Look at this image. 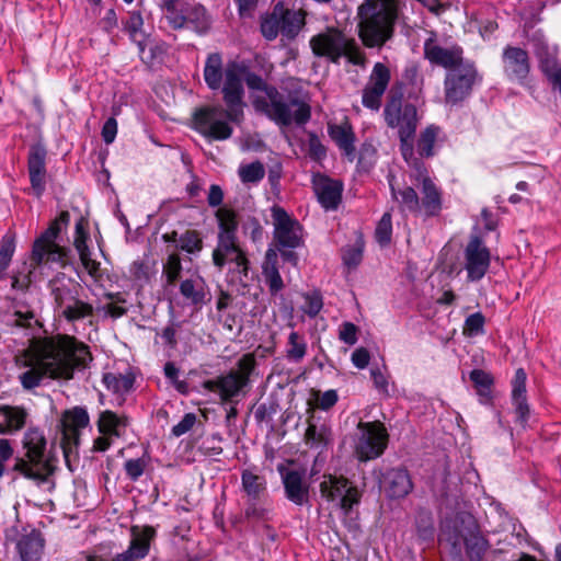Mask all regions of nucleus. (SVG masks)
Segmentation results:
<instances>
[{"instance_id":"61","label":"nucleus","mask_w":561,"mask_h":561,"mask_svg":"<svg viewBox=\"0 0 561 561\" xmlns=\"http://www.w3.org/2000/svg\"><path fill=\"white\" fill-rule=\"evenodd\" d=\"M358 328L352 322H343L339 329V339L347 344L354 345L357 342Z\"/></svg>"},{"instance_id":"64","label":"nucleus","mask_w":561,"mask_h":561,"mask_svg":"<svg viewBox=\"0 0 561 561\" xmlns=\"http://www.w3.org/2000/svg\"><path fill=\"white\" fill-rule=\"evenodd\" d=\"M99 26L104 33L111 35L118 26V18L116 11L114 9H108L104 16L100 19Z\"/></svg>"},{"instance_id":"16","label":"nucleus","mask_w":561,"mask_h":561,"mask_svg":"<svg viewBox=\"0 0 561 561\" xmlns=\"http://www.w3.org/2000/svg\"><path fill=\"white\" fill-rule=\"evenodd\" d=\"M90 425V416L85 408L75 407L64 412L61 417V448L66 461L77 455L81 430Z\"/></svg>"},{"instance_id":"29","label":"nucleus","mask_w":561,"mask_h":561,"mask_svg":"<svg viewBox=\"0 0 561 561\" xmlns=\"http://www.w3.org/2000/svg\"><path fill=\"white\" fill-rule=\"evenodd\" d=\"M526 380L527 375L523 368H518L515 371L514 379L512 381V401L515 407V413L517 421L525 425L529 417V405L526 396Z\"/></svg>"},{"instance_id":"28","label":"nucleus","mask_w":561,"mask_h":561,"mask_svg":"<svg viewBox=\"0 0 561 561\" xmlns=\"http://www.w3.org/2000/svg\"><path fill=\"white\" fill-rule=\"evenodd\" d=\"M179 289L186 304L197 308L210 301L211 298L205 279L197 274L182 280Z\"/></svg>"},{"instance_id":"6","label":"nucleus","mask_w":561,"mask_h":561,"mask_svg":"<svg viewBox=\"0 0 561 561\" xmlns=\"http://www.w3.org/2000/svg\"><path fill=\"white\" fill-rule=\"evenodd\" d=\"M312 53L327 58L333 64H340L342 57L355 66H364L366 57L354 38L335 27H328L310 39Z\"/></svg>"},{"instance_id":"23","label":"nucleus","mask_w":561,"mask_h":561,"mask_svg":"<svg viewBox=\"0 0 561 561\" xmlns=\"http://www.w3.org/2000/svg\"><path fill=\"white\" fill-rule=\"evenodd\" d=\"M417 171L421 180L420 190L422 194L420 214H423L425 217L438 216L443 205L442 191L430 176L424 174L425 169L422 165L417 168Z\"/></svg>"},{"instance_id":"38","label":"nucleus","mask_w":561,"mask_h":561,"mask_svg":"<svg viewBox=\"0 0 561 561\" xmlns=\"http://www.w3.org/2000/svg\"><path fill=\"white\" fill-rule=\"evenodd\" d=\"M390 190L392 198L398 203L399 209L402 214H420L421 205L420 198L416 191L413 187L405 186L397 190L392 183H390Z\"/></svg>"},{"instance_id":"51","label":"nucleus","mask_w":561,"mask_h":561,"mask_svg":"<svg viewBox=\"0 0 561 561\" xmlns=\"http://www.w3.org/2000/svg\"><path fill=\"white\" fill-rule=\"evenodd\" d=\"M182 273V263L178 254H170L163 265V276L165 277L167 285H174Z\"/></svg>"},{"instance_id":"36","label":"nucleus","mask_w":561,"mask_h":561,"mask_svg":"<svg viewBox=\"0 0 561 561\" xmlns=\"http://www.w3.org/2000/svg\"><path fill=\"white\" fill-rule=\"evenodd\" d=\"M218 221L217 242L238 241L237 231L239 227L237 213L230 208L221 207L216 211Z\"/></svg>"},{"instance_id":"52","label":"nucleus","mask_w":561,"mask_h":561,"mask_svg":"<svg viewBox=\"0 0 561 561\" xmlns=\"http://www.w3.org/2000/svg\"><path fill=\"white\" fill-rule=\"evenodd\" d=\"M304 305L301 310L310 318H314L319 314L323 307V299L319 291H310L302 294Z\"/></svg>"},{"instance_id":"13","label":"nucleus","mask_w":561,"mask_h":561,"mask_svg":"<svg viewBox=\"0 0 561 561\" xmlns=\"http://www.w3.org/2000/svg\"><path fill=\"white\" fill-rule=\"evenodd\" d=\"M481 78L473 61L447 71L444 79L445 102L456 105L466 100Z\"/></svg>"},{"instance_id":"27","label":"nucleus","mask_w":561,"mask_h":561,"mask_svg":"<svg viewBox=\"0 0 561 561\" xmlns=\"http://www.w3.org/2000/svg\"><path fill=\"white\" fill-rule=\"evenodd\" d=\"M51 296L55 301V310L59 311L62 308H69L78 298V287L71 278L60 273L56 275L48 284Z\"/></svg>"},{"instance_id":"34","label":"nucleus","mask_w":561,"mask_h":561,"mask_svg":"<svg viewBox=\"0 0 561 561\" xmlns=\"http://www.w3.org/2000/svg\"><path fill=\"white\" fill-rule=\"evenodd\" d=\"M21 561H41L44 539L38 530L32 529L22 535L16 543Z\"/></svg>"},{"instance_id":"43","label":"nucleus","mask_w":561,"mask_h":561,"mask_svg":"<svg viewBox=\"0 0 561 561\" xmlns=\"http://www.w3.org/2000/svg\"><path fill=\"white\" fill-rule=\"evenodd\" d=\"M123 30L128 34L131 42L137 44L139 51L144 53L145 44L140 39L142 35L144 19L139 11H130L128 18L122 22Z\"/></svg>"},{"instance_id":"19","label":"nucleus","mask_w":561,"mask_h":561,"mask_svg":"<svg viewBox=\"0 0 561 561\" xmlns=\"http://www.w3.org/2000/svg\"><path fill=\"white\" fill-rule=\"evenodd\" d=\"M390 79L391 72L389 67L382 62H376L363 90L362 103L365 107L374 111L379 110L382 95L389 85Z\"/></svg>"},{"instance_id":"49","label":"nucleus","mask_w":561,"mask_h":561,"mask_svg":"<svg viewBox=\"0 0 561 561\" xmlns=\"http://www.w3.org/2000/svg\"><path fill=\"white\" fill-rule=\"evenodd\" d=\"M178 248L184 252L194 254L202 250L203 240L196 230H187L180 236Z\"/></svg>"},{"instance_id":"8","label":"nucleus","mask_w":561,"mask_h":561,"mask_svg":"<svg viewBox=\"0 0 561 561\" xmlns=\"http://www.w3.org/2000/svg\"><path fill=\"white\" fill-rule=\"evenodd\" d=\"M454 528V531H450L449 526L444 525L440 541H447L451 546L453 552L460 558V540L462 539L466 556L469 561H482L485 552L490 548V543L489 540L481 535L472 516L463 515L456 517Z\"/></svg>"},{"instance_id":"53","label":"nucleus","mask_w":561,"mask_h":561,"mask_svg":"<svg viewBox=\"0 0 561 561\" xmlns=\"http://www.w3.org/2000/svg\"><path fill=\"white\" fill-rule=\"evenodd\" d=\"M484 322L485 319L481 312L468 316L463 324V335L472 337L482 334L484 332Z\"/></svg>"},{"instance_id":"40","label":"nucleus","mask_w":561,"mask_h":561,"mask_svg":"<svg viewBox=\"0 0 561 561\" xmlns=\"http://www.w3.org/2000/svg\"><path fill=\"white\" fill-rule=\"evenodd\" d=\"M348 480L344 477L329 476L320 484V492L328 501H341L348 489Z\"/></svg>"},{"instance_id":"33","label":"nucleus","mask_w":561,"mask_h":561,"mask_svg":"<svg viewBox=\"0 0 561 561\" xmlns=\"http://www.w3.org/2000/svg\"><path fill=\"white\" fill-rule=\"evenodd\" d=\"M306 444L321 454L333 442L332 428L327 422H309L305 434Z\"/></svg>"},{"instance_id":"46","label":"nucleus","mask_w":561,"mask_h":561,"mask_svg":"<svg viewBox=\"0 0 561 561\" xmlns=\"http://www.w3.org/2000/svg\"><path fill=\"white\" fill-rule=\"evenodd\" d=\"M280 4H276L272 13L265 15L261 20V33L267 41H273L280 33L279 20Z\"/></svg>"},{"instance_id":"30","label":"nucleus","mask_w":561,"mask_h":561,"mask_svg":"<svg viewBox=\"0 0 561 561\" xmlns=\"http://www.w3.org/2000/svg\"><path fill=\"white\" fill-rule=\"evenodd\" d=\"M262 276L271 296L276 297L284 288L285 283L278 270V255L275 249H267L262 263Z\"/></svg>"},{"instance_id":"12","label":"nucleus","mask_w":561,"mask_h":561,"mask_svg":"<svg viewBox=\"0 0 561 561\" xmlns=\"http://www.w3.org/2000/svg\"><path fill=\"white\" fill-rule=\"evenodd\" d=\"M383 118L389 128L397 129L401 142L413 140L417 124V110L412 103H404L402 94L391 93L385 107Z\"/></svg>"},{"instance_id":"37","label":"nucleus","mask_w":561,"mask_h":561,"mask_svg":"<svg viewBox=\"0 0 561 561\" xmlns=\"http://www.w3.org/2000/svg\"><path fill=\"white\" fill-rule=\"evenodd\" d=\"M280 34L288 38H295L305 24V14L301 11L285 9L280 4L279 10Z\"/></svg>"},{"instance_id":"21","label":"nucleus","mask_w":561,"mask_h":561,"mask_svg":"<svg viewBox=\"0 0 561 561\" xmlns=\"http://www.w3.org/2000/svg\"><path fill=\"white\" fill-rule=\"evenodd\" d=\"M277 471L282 478L286 499L299 506L308 503L309 483L305 479V470L287 468L284 465H279Z\"/></svg>"},{"instance_id":"56","label":"nucleus","mask_w":561,"mask_h":561,"mask_svg":"<svg viewBox=\"0 0 561 561\" xmlns=\"http://www.w3.org/2000/svg\"><path fill=\"white\" fill-rule=\"evenodd\" d=\"M530 43L534 47L536 56L540 60V66L542 65V60L554 59L553 54L550 53V48L541 34H534Z\"/></svg>"},{"instance_id":"10","label":"nucleus","mask_w":561,"mask_h":561,"mask_svg":"<svg viewBox=\"0 0 561 561\" xmlns=\"http://www.w3.org/2000/svg\"><path fill=\"white\" fill-rule=\"evenodd\" d=\"M213 263L219 270L227 268V280L245 287L249 282L250 261L239 241L217 242Z\"/></svg>"},{"instance_id":"54","label":"nucleus","mask_w":561,"mask_h":561,"mask_svg":"<svg viewBox=\"0 0 561 561\" xmlns=\"http://www.w3.org/2000/svg\"><path fill=\"white\" fill-rule=\"evenodd\" d=\"M244 515L248 519L264 520L267 518L268 510L263 505L261 500L248 499Z\"/></svg>"},{"instance_id":"11","label":"nucleus","mask_w":561,"mask_h":561,"mask_svg":"<svg viewBox=\"0 0 561 561\" xmlns=\"http://www.w3.org/2000/svg\"><path fill=\"white\" fill-rule=\"evenodd\" d=\"M238 369L230 370L216 379L206 380L204 388L218 392L222 402H231L250 381V375L255 367V359L251 354L243 355L237 363Z\"/></svg>"},{"instance_id":"62","label":"nucleus","mask_w":561,"mask_h":561,"mask_svg":"<svg viewBox=\"0 0 561 561\" xmlns=\"http://www.w3.org/2000/svg\"><path fill=\"white\" fill-rule=\"evenodd\" d=\"M416 526L419 536L423 539H430L433 537L434 527L433 520L428 513H421L416 519Z\"/></svg>"},{"instance_id":"7","label":"nucleus","mask_w":561,"mask_h":561,"mask_svg":"<svg viewBox=\"0 0 561 561\" xmlns=\"http://www.w3.org/2000/svg\"><path fill=\"white\" fill-rule=\"evenodd\" d=\"M70 220L68 211H61L49 227L34 241L31 254V267L27 274V282L32 283L36 279V270L43 265L55 263L64 267L67 263V250L56 240L61 230V226H67Z\"/></svg>"},{"instance_id":"35","label":"nucleus","mask_w":561,"mask_h":561,"mask_svg":"<svg viewBox=\"0 0 561 561\" xmlns=\"http://www.w3.org/2000/svg\"><path fill=\"white\" fill-rule=\"evenodd\" d=\"M128 425V419L113 411L105 410L99 414L96 427L100 434H106L114 438L123 436Z\"/></svg>"},{"instance_id":"18","label":"nucleus","mask_w":561,"mask_h":561,"mask_svg":"<svg viewBox=\"0 0 561 561\" xmlns=\"http://www.w3.org/2000/svg\"><path fill=\"white\" fill-rule=\"evenodd\" d=\"M491 264V252L482 238L471 234L463 250L462 267L467 272L468 282L481 280Z\"/></svg>"},{"instance_id":"48","label":"nucleus","mask_w":561,"mask_h":561,"mask_svg":"<svg viewBox=\"0 0 561 561\" xmlns=\"http://www.w3.org/2000/svg\"><path fill=\"white\" fill-rule=\"evenodd\" d=\"M238 174L242 183H259L265 175L262 162L254 161L239 167Z\"/></svg>"},{"instance_id":"20","label":"nucleus","mask_w":561,"mask_h":561,"mask_svg":"<svg viewBox=\"0 0 561 561\" xmlns=\"http://www.w3.org/2000/svg\"><path fill=\"white\" fill-rule=\"evenodd\" d=\"M46 160L47 150L43 144L36 142L30 146L27 153V172L31 188L36 197H41L46 190Z\"/></svg>"},{"instance_id":"47","label":"nucleus","mask_w":561,"mask_h":561,"mask_svg":"<svg viewBox=\"0 0 561 561\" xmlns=\"http://www.w3.org/2000/svg\"><path fill=\"white\" fill-rule=\"evenodd\" d=\"M439 128L436 126H428L422 131L417 140V152L422 157H432L434 154V145L438 136Z\"/></svg>"},{"instance_id":"31","label":"nucleus","mask_w":561,"mask_h":561,"mask_svg":"<svg viewBox=\"0 0 561 561\" xmlns=\"http://www.w3.org/2000/svg\"><path fill=\"white\" fill-rule=\"evenodd\" d=\"M27 412L22 407L0 405V435H13L21 431L27 420Z\"/></svg>"},{"instance_id":"44","label":"nucleus","mask_w":561,"mask_h":561,"mask_svg":"<svg viewBox=\"0 0 561 561\" xmlns=\"http://www.w3.org/2000/svg\"><path fill=\"white\" fill-rule=\"evenodd\" d=\"M57 312L67 322L75 323L76 321L92 317L93 307L92 305L77 298L72 304L69 305L68 309L62 308Z\"/></svg>"},{"instance_id":"22","label":"nucleus","mask_w":561,"mask_h":561,"mask_svg":"<svg viewBox=\"0 0 561 561\" xmlns=\"http://www.w3.org/2000/svg\"><path fill=\"white\" fill-rule=\"evenodd\" d=\"M380 489L390 499H403L413 489L411 477L407 469L391 468L381 473Z\"/></svg>"},{"instance_id":"55","label":"nucleus","mask_w":561,"mask_h":561,"mask_svg":"<svg viewBox=\"0 0 561 561\" xmlns=\"http://www.w3.org/2000/svg\"><path fill=\"white\" fill-rule=\"evenodd\" d=\"M339 394L336 390L330 389L324 392L317 391L314 393L316 407L320 410L328 411L336 404Z\"/></svg>"},{"instance_id":"59","label":"nucleus","mask_w":561,"mask_h":561,"mask_svg":"<svg viewBox=\"0 0 561 561\" xmlns=\"http://www.w3.org/2000/svg\"><path fill=\"white\" fill-rule=\"evenodd\" d=\"M124 469L131 481H137L145 472L146 461L142 458L128 459L124 463Z\"/></svg>"},{"instance_id":"2","label":"nucleus","mask_w":561,"mask_h":561,"mask_svg":"<svg viewBox=\"0 0 561 561\" xmlns=\"http://www.w3.org/2000/svg\"><path fill=\"white\" fill-rule=\"evenodd\" d=\"M91 359L89 347L73 336L45 337L34 348L20 381L25 389H33L45 377L69 380L76 369L84 368Z\"/></svg>"},{"instance_id":"41","label":"nucleus","mask_w":561,"mask_h":561,"mask_svg":"<svg viewBox=\"0 0 561 561\" xmlns=\"http://www.w3.org/2000/svg\"><path fill=\"white\" fill-rule=\"evenodd\" d=\"M103 383L107 388V390L113 393L124 397L134 387L135 378L131 374H113L107 373L103 376Z\"/></svg>"},{"instance_id":"14","label":"nucleus","mask_w":561,"mask_h":561,"mask_svg":"<svg viewBox=\"0 0 561 561\" xmlns=\"http://www.w3.org/2000/svg\"><path fill=\"white\" fill-rule=\"evenodd\" d=\"M355 442V455L359 461L380 457L388 444V433L379 422H359Z\"/></svg>"},{"instance_id":"32","label":"nucleus","mask_w":561,"mask_h":561,"mask_svg":"<svg viewBox=\"0 0 561 561\" xmlns=\"http://www.w3.org/2000/svg\"><path fill=\"white\" fill-rule=\"evenodd\" d=\"M328 134L337 148L350 159L355 154V134L348 122L329 124Z\"/></svg>"},{"instance_id":"57","label":"nucleus","mask_w":561,"mask_h":561,"mask_svg":"<svg viewBox=\"0 0 561 561\" xmlns=\"http://www.w3.org/2000/svg\"><path fill=\"white\" fill-rule=\"evenodd\" d=\"M308 154L316 161H321L327 156L325 147L314 133H310L308 137Z\"/></svg>"},{"instance_id":"1","label":"nucleus","mask_w":561,"mask_h":561,"mask_svg":"<svg viewBox=\"0 0 561 561\" xmlns=\"http://www.w3.org/2000/svg\"><path fill=\"white\" fill-rule=\"evenodd\" d=\"M203 76L209 90L222 93L226 108L217 104L197 110L195 129L209 140L229 139L233 133L230 124L239 125L244 118L243 66L229 62L224 67L221 55L211 53L205 60Z\"/></svg>"},{"instance_id":"58","label":"nucleus","mask_w":561,"mask_h":561,"mask_svg":"<svg viewBox=\"0 0 561 561\" xmlns=\"http://www.w3.org/2000/svg\"><path fill=\"white\" fill-rule=\"evenodd\" d=\"M370 377L375 389L381 394L389 396V381L385 369H381L380 367H373L370 369Z\"/></svg>"},{"instance_id":"50","label":"nucleus","mask_w":561,"mask_h":561,"mask_svg":"<svg viewBox=\"0 0 561 561\" xmlns=\"http://www.w3.org/2000/svg\"><path fill=\"white\" fill-rule=\"evenodd\" d=\"M392 237V218L389 211H386L377 224L375 229V239L381 245L390 243Z\"/></svg>"},{"instance_id":"60","label":"nucleus","mask_w":561,"mask_h":561,"mask_svg":"<svg viewBox=\"0 0 561 561\" xmlns=\"http://www.w3.org/2000/svg\"><path fill=\"white\" fill-rule=\"evenodd\" d=\"M342 260L348 268L357 267L363 260V249L358 245L348 247L343 250Z\"/></svg>"},{"instance_id":"39","label":"nucleus","mask_w":561,"mask_h":561,"mask_svg":"<svg viewBox=\"0 0 561 561\" xmlns=\"http://www.w3.org/2000/svg\"><path fill=\"white\" fill-rule=\"evenodd\" d=\"M242 490L250 500H261L266 493V480L252 469H244L241 473Z\"/></svg>"},{"instance_id":"45","label":"nucleus","mask_w":561,"mask_h":561,"mask_svg":"<svg viewBox=\"0 0 561 561\" xmlns=\"http://www.w3.org/2000/svg\"><path fill=\"white\" fill-rule=\"evenodd\" d=\"M307 353V342L304 335L296 331H291L287 345H286V357L293 363H300Z\"/></svg>"},{"instance_id":"4","label":"nucleus","mask_w":561,"mask_h":561,"mask_svg":"<svg viewBox=\"0 0 561 561\" xmlns=\"http://www.w3.org/2000/svg\"><path fill=\"white\" fill-rule=\"evenodd\" d=\"M358 36L366 47H381L393 35L397 0H364L357 8Z\"/></svg>"},{"instance_id":"9","label":"nucleus","mask_w":561,"mask_h":561,"mask_svg":"<svg viewBox=\"0 0 561 561\" xmlns=\"http://www.w3.org/2000/svg\"><path fill=\"white\" fill-rule=\"evenodd\" d=\"M162 19L172 30H192L205 34L210 28V16L204 5L187 0H159Z\"/></svg>"},{"instance_id":"42","label":"nucleus","mask_w":561,"mask_h":561,"mask_svg":"<svg viewBox=\"0 0 561 561\" xmlns=\"http://www.w3.org/2000/svg\"><path fill=\"white\" fill-rule=\"evenodd\" d=\"M7 323L16 328L32 329L38 321L28 306L15 304L12 313L7 318Z\"/></svg>"},{"instance_id":"26","label":"nucleus","mask_w":561,"mask_h":561,"mask_svg":"<svg viewBox=\"0 0 561 561\" xmlns=\"http://www.w3.org/2000/svg\"><path fill=\"white\" fill-rule=\"evenodd\" d=\"M312 185L319 203L327 210L336 209L342 197L343 186L339 181L322 174L312 178Z\"/></svg>"},{"instance_id":"63","label":"nucleus","mask_w":561,"mask_h":561,"mask_svg":"<svg viewBox=\"0 0 561 561\" xmlns=\"http://www.w3.org/2000/svg\"><path fill=\"white\" fill-rule=\"evenodd\" d=\"M195 423H196V415L192 412L186 413L182 417V420L172 427L171 433L175 437H180V436L186 434L188 431H191Z\"/></svg>"},{"instance_id":"24","label":"nucleus","mask_w":561,"mask_h":561,"mask_svg":"<svg viewBox=\"0 0 561 561\" xmlns=\"http://www.w3.org/2000/svg\"><path fill=\"white\" fill-rule=\"evenodd\" d=\"M89 232L87 221L80 218L76 222L73 245L79 254L83 268L96 282L102 277L100 263L91 257V251L87 244Z\"/></svg>"},{"instance_id":"17","label":"nucleus","mask_w":561,"mask_h":561,"mask_svg":"<svg viewBox=\"0 0 561 561\" xmlns=\"http://www.w3.org/2000/svg\"><path fill=\"white\" fill-rule=\"evenodd\" d=\"M271 216L278 249H296L304 244V229L296 218L276 205L271 208Z\"/></svg>"},{"instance_id":"5","label":"nucleus","mask_w":561,"mask_h":561,"mask_svg":"<svg viewBox=\"0 0 561 561\" xmlns=\"http://www.w3.org/2000/svg\"><path fill=\"white\" fill-rule=\"evenodd\" d=\"M256 113L265 115L279 126L305 125L311 117L308 102L294 93H282L277 88H267L266 94L253 99Z\"/></svg>"},{"instance_id":"25","label":"nucleus","mask_w":561,"mask_h":561,"mask_svg":"<svg viewBox=\"0 0 561 561\" xmlns=\"http://www.w3.org/2000/svg\"><path fill=\"white\" fill-rule=\"evenodd\" d=\"M504 71L508 79L525 83L529 73L528 54L519 47H506L503 53Z\"/></svg>"},{"instance_id":"3","label":"nucleus","mask_w":561,"mask_h":561,"mask_svg":"<svg viewBox=\"0 0 561 561\" xmlns=\"http://www.w3.org/2000/svg\"><path fill=\"white\" fill-rule=\"evenodd\" d=\"M47 440L37 427H30L23 437V457L15 459L13 471L33 481L37 486L50 491L55 484L53 473L55 471V459L47 451Z\"/></svg>"},{"instance_id":"15","label":"nucleus","mask_w":561,"mask_h":561,"mask_svg":"<svg viewBox=\"0 0 561 561\" xmlns=\"http://www.w3.org/2000/svg\"><path fill=\"white\" fill-rule=\"evenodd\" d=\"M424 58L433 66L444 68L448 71L470 61L466 59L463 48L457 43L440 44L435 32L423 45Z\"/></svg>"}]
</instances>
